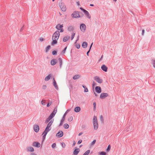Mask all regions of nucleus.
<instances>
[{
    "label": "nucleus",
    "mask_w": 155,
    "mask_h": 155,
    "mask_svg": "<svg viewBox=\"0 0 155 155\" xmlns=\"http://www.w3.org/2000/svg\"><path fill=\"white\" fill-rule=\"evenodd\" d=\"M57 107L56 108L55 107L54 110L52 112L46 120L45 122L46 123H48L49 121H50L48 124L46 128L42 134V135H43V137L44 139L45 138V136L47 135L48 132L51 129V125L54 121L53 120L51 119L54 116L55 114L57 112Z\"/></svg>",
    "instance_id": "f257e3e1"
},
{
    "label": "nucleus",
    "mask_w": 155,
    "mask_h": 155,
    "mask_svg": "<svg viewBox=\"0 0 155 155\" xmlns=\"http://www.w3.org/2000/svg\"><path fill=\"white\" fill-rule=\"evenodd\" d=\"M60 35V32L59 31H57L54 32L52 37L53 41L51 43L52 45H53L57 43V41L59 38Z\"/></svg>",
    "instance_id": "f03ea898"
},
{
    "label": "nucleus",
    "mask_w": 155,
    "mask_h": 155,
    "mask_svg": "<svg viewBox=\"0 0 155 155\" xmlns=\"http://www.w3.org/2000/svg\"><path fill=\"white\" fill-rule=\"evenodd\" d=\"M71 16L73 18H78L80 17V15L79 12H74L71 15Z\"/></svg>",
    "instance_id": "7ed1b4c3"
},
{
    "label": "nucleus",
    "mask_w": 155,
    "mask_h": 155,
    "mask_svg": "<svg viewBox=\"0 0 155 155\" xmlns=\"http://www.w3.org/2000/svg\"><path fill=\"white\" fill-rule=\"evenodd\" d=\"M94 80L98 83H101L103 82L102 79H101L98 76H96L94 78Z\"/></svg>",
    "instance_id": "20e7f679"
},
{
    "label": "nucleus",
    "mask_w": 155,
    "mask_h": 155,
    "mask_svg": "<svg viewBox=\"0 0 155 155\" xmlns=\"http://www.w3.org/2000/svg\"><path fill=\"white\" fill-rule=\"evenodd\" d=\"M61 10L63 12H65L66 10V8L65 5L64 4L61 3L60 5Z\"/></svg>",
    "instance_id": "39448f33"
},
{
    "label": "nucleus",
    "mask_w": 155,
    "mask_h": 155,
    "mask_svg": "<svg viewBox=\"0 0 155 155\" xmlns=\"http://www.w3.org/2000/svg\"><path fill=\"white\" fill-rule=\"evenodd\" d=\"M108 94L107 93H101L100 96V97L101 99H104L105 98L108 97Z\"/></svg>",
    "instance_id": "423d86ee"
},
{
    "label": "nucleus",
    "mask_w": 155,
    "mask_h": 155,
    "mask_svg": "<svg viewBox=\"0 0 155 155\" xmlns=\"http://www.w3.org/2000/svg\"><path fill=\"white\" fill-rule=\"evenodd\" d=\"M80 28L82 31L84 32L85 30L86 26L84 24H82L81 25Z\"/></svg>",
    "instance_id": "0eeeda50"
},
{
    "label": "nucleus",
    "mask_w": 155,
    "mask_h": 155,
    "mask_svg": "<svg viewBox=\"0 0 155 155\" xmlns=\"http://www.w3.org/2000/svg\"><path fill=\"white\" fill-rule=\"evenodd\" d=\"M34 129L35 132H38L39 129V126L38 125H35L34 126Z\"/></svg>",
    "instance_id": "6e6552de"
},
{
    "label": "nucleus",
    "mask_w": 155,
    "mask_h": 155,
    "mask_svg": "<svg viewBox=\"0 0 155 155\" xmlns=\"http://www.w3.org/2000/svg\"><path fill=\"white\" fill-rule=\"evenodd\" d=\"M96 91L98 93H100L101 92V87L99 86H97L95 87Z\"/></svg>",
    "instance_id": "1a4fd4ad"
},
{
    "label": "nucleus",
    "mask_w": 155,
    "mask_h": 155,
    "mask_svg": "<svg viewBox=\"0 0 155 155\" xmlns=\"http://www.w3.org/2000/svg\"><path fill=\"white\" fill-rule=\"evenodd\" d=\"M33 145L34 146H35L36 147H39L40 146V143L37 142H34L33 143Z\"/></svg>",
    "instance_id": "9d476101"
},
{
    "label": "nucleus",
    "mask_w": 155,
    "mask_h": 155,
    "mask_svg": "<svg viewBox=\"0 0 155 155\" xmlns=\"http://www.w3.org/2000/svg\"><path fill=\"white\" fill-rule=\"evenodd\" d=\"M93 124L98 123L97 117L96 116H94L93 119Z\"/></svg>",
    "instance_id": "9b49d317"
},
{
    "label": "nucleus",
    "mask_w": 155,
    "mask_h": 155,
    "mask_svg": "<svg viewBox=\"0 0 155 155\" xmlns=\"http://www.w3.org/2000/svg\"><path fill=\"white\" fill-rule=\"evenodd\" d=\"M101 68L103 71L105 72H107V68L104 64L101 67Z\"/></svg>",
    "instance_id": "f8f14e48"
},
{
    "label": "nucleus",
    "mask_w": 155,
    "mask_h": 155,
    "mask_svg": "<svg viewBox=\"0 0 155 155\" xmlns=\"http://www.w3.org/2000/svg\"><path fill=\"white\" fill-rule=\"evenodd\" d=\"M63 135V133L62 131H60L59 132L56 134V136L59 137H62Z\"/></svg>",
    "instance_id": "ddd939ff"
},
{
    "label": "nucleus",
    "mask_w": 155,
    "mask_h": 155,
    "mask_svg": "<svg viewBox=\"0 0 155 155\" xmlns=\"http://www.w3.org/2000/svg\"><path fill=\"white\" fill-rule=\"evenodd\" d=\"M63 27V25H60V24H58L56 27V29L58 30H60V29L62 28Z\"/></svg>",
    "instance_id": "4468645a"
},
{
    "label": "nucleus",
    "mask_w": 155,
    "mask_h": 155,
    "mask_svg": "<svg viewBox=\"0 0 155 155\" xmlns=\"http://www.w3.org/2000/svg\"><path fill=\"white\" fill-rule=\"evenodd\" d=\"M69 110H67L66 112L64 113V116L62 118L61 120V125L62 124L63 122L65 120V116L66 114L67 113L68 111Z\"/></svg>",
    "instance_id": "2eb2a0df"
},
{
    "label": "nucleus",
    "mask_w": 155,
    "mask_h": 155,
    "mask_svg": "<svg viewBox=\"0 0 155 155\" xmlns=\"http://www.w3.org/2000/svg\"><path fill=\"white\" fill-rule=\"evenodd\" d=\"M57 62V61L56 59H54L52 60L51 62V65H55Z\"/></svg>",
    "instance_id": "dca6fc26"
},
{
    "label": "nucleus",
    "mask_w": 155,
    "mask_h": 155,
    "mask_svg": "<svg viewBox=\"0 0 155 155\" xmlns=\"http://www.w3.org/2000/svg\"><path fill=\"white\" fill-rule=\"evenodd\" d=\"M94 125V128L95 130H97L98 127V123L93 124Z\"/></svg>",
    "instance_id": "f3484780"
},
{
    "label": "nucleus",
    "mask_w": 155,
    "mask_h": 155,
    "mask_svg": "<svg viewBox=\"0 0 155 155\" xmlns=\"http://www.w3.org/2000/svg\"><path fill=\"white\" fill-rule=\"evenodd\" d=\"M27 150L28 151L33 152L34 151V148L31 147H28L27 148Z\"/></svg>",
    "instance_id": "a211bd4d"
},
{
    "label": "nucleus",
    "mask_w": 155,
    "mask_h": 155,
    "mask_svg": "<svg viewBox=\"0 0 155 155\" xmlns=\"http://www.w3.org/2000/svg\"><path fill=\"white\" fill-rule=\"evenodd\" d=\"M84 12L85 14L87 17L88 18H91V16L90 15L88 12L86 10H84Z\"/></svg>",
    "instance_id": "6ab92c4d"
},
{
    "label": "nucleus",
    "mask_w": 155,
    "mask_h": 155,
    "mask_svg": "<svg viewBox=\"0 0 155 155\" xmlns=\"http://www.w3.org/2000/svg\"><path fill=\"white\" fill-rule=\"evenodd\" d=\"M79 151L80 150L78 148L74 150L73 152V154L75 155H77L79 152Z\"/></svg>",
    "instance_id": "aec40b11"
},
{
    "label": "nucleus",
    "mask_w": 155,
    "mask_h": 155,
    "mask_svg": "<svg viewBox=\"0 0 155 155\" xmlns=\"http://www.w3.org/2000/svg\"><path fill=\"white\" fill-rule=\"evenodd\" d=\"M52 77V75L51 74H49L48 76L45 77V81H48L50 79V78H51Z\"/></svg>",
    "instance_id": "412c9836"
},
{
    "label": "nucleus",
    "mask_w": 155,
    "mask_h": 155,
    "mask_svg": "<svg viewBox=\"0 0 155 155\" xmlns=\"http://www.w3.org/2000/svg\"><path fill=\"white\" fill-rule=\"evenodd\" d=\"M81 110V108L79 107H77L74 108V111L76 112H78Z\"/></svg>",
    "instance_id": "4be33fe9"
},
{
    "label": "nucleus",
    "mask_w": 155,
    "mask_h": 155,
    "mask_svg": "<svg viewBox=\"0 0 155 155\" xmlns=\"http://www.w3.org/2000/svg\"><path fill=\"white\" fill-rule=\"evenodd\" d=\"M53 81H54V82H53V85H54V86L55 88L56 89H58V85H57L56 82V81H55L54 78L53 79Z\"/></svg>",
    "instance_id": "5701e85b"
},
{
    "label": "nucleus",
    "mask_w": 155,
    "mask_h": 155,
    "mask_svg": "<svg viewBox=\"0 0 155 155\" xmlns=\"http://www.w3.org/2000/svg\"><path fill=\"white\" fill-rule=\"evenodd\" d=\"M87 43L86 42H83L82 44V47L84 48H87Z\"/></svg>",
    "instance_id": "b1692460"
},
{
    "label": "nucleus",
    "mask_w": 155,
    "mask_h": 155,
    "mask_svg": "<svg viewBox=\"0 0 155 155\" xmlns=\"http://www.w3.org/2000/svg\"><path fill=\"white\" fill-rule=\"evenodd\" d=\"M70 38V37L68 36H66L63 39V41L64 42H66Z\"/></svg>",
    "instance_id": "393cba45"
},
{
    "label": "nucleus",
    "mask_w": 155,
    "mask_h": 155,
    "mask_svg": "<svg viewBox=\"0 0 155 155\" xmlns=\"http://www.w3.org/2000/svg\"><path fill=\"white\" fill-rule=\"evenodd\" d=\"M80 77V76L79 75H76L74 76L73 77V79L74 80H76L78 79Z\"/></svg>",
    "instance_id": "a878e982"
},
{
    "label": "nucleus",
    "mask_w": 155,
    "mask_h": 155,
    "mask_svg": "<svg viewBox=\"0 0 155 155\" xmlns=\"http://www.w3.org/2000/svg\"><path fill=\"white\" fill-rule=\"evenodd\" d=\"M68 29L70 31H72L74 30L73 27L72 26H70L68 27Z\"/></svg>",
    "instance_id": "bb28decb"
},
{
    "label": "nucleus",
    "mask_w": 155,
    "mask_h": 155,
    "mask_svg": "<svg viewBox=\"0 0 155 155\" xmlns=\"http://www.w3.org/2000/svg\"><path fill=\"white\" fill-rule=\"evenodd\" d=\"M58 60L59 62L60 67L61 68L62 65V59L60 58H59Z\"/></svg>",
    "instance_id": "cd10ccee"
},
{
    "label": "nucleus",
    "mask_w": 155,
    "mask_h": 155,
    "mask_svg": "<svg viewBox=\"0 0 155 155\" xmlns=\"http://www.w3.org/2000/svg\"><path fill=\"white\" fill-rule=\"evenodd\" d=\"M82 87L84 89V92H87L88 91V89L85 86L83 85H82Z\"/></svg>",
    "instance_id": "c85d7f7f"
},
{
    "label": "nucleus",
    "mask_w": 155,
    "mask_h": 155,
    "mask_svg": "<svg viewBox=\"0 0 155 155\" xmlns=\"http://www.w3.org/2000/svg\"><path fill=\"white\" fill-rule=\"evenodd\" d=\"M98 154L99 155H107L106 153L104 151H102L101 152H99Z\"/></svg>",
    "instance_id": "c756f323"
},
{
    "label": "nucleus",
    "mask_w": 155,
    "mask_h": 155,
    "mask_svg": "<svg viewBox=\"0 0 155 155\" xmlns=\"http://www.w3.org/2000/svg\"><path fill=\"white\" fill-rule=\"evenodd\" d=\"M64 127L65 129H68L69 128V126L68 124H64Z\"/></svg>",
    "instance_id": "7c9ffc66"
},
{
    "label": "nucleus",
    "mask_w": 155,
    "mask_h": 155,
    "mask_svg": "<svg viewBox=\"0 0 155 155\" xmlns=\"http://www.w3.org/2000/svg\"><path fill=\"white\" fill-rule=\"evenodd\" d=\"M90 150H88L83 154L84 155H88L90 152Z\"/></svg>",
    "instance_id": "2f4dec72"
},
{
    "label": "nucleus",
    "mask_w": 155,
    "mask_h": 155,
    "mask_svg": "<svg viewBox=\"0 0 155 155\" xmlns=\"http://www.w3.org/2000/svg\"><path fill=\"white\" fill-rule=\"evenodd\" d=\"M50 45L48 46L46 48V52H47L50 49Z\"/></svg>",
    "instance_id": "473e14b6"
},
{
    "label": "nucleus",
    "mask_w": 155,
    "mask_h": 155,
    "mask_svg": "<svg viewBox=\"0 0 155 155\" xmlns=\"http://www.w3.org/2000/svg\"><path fill=\"white\" fill-rule=\"evenodd\" d=\"M110 148H111L110 146V145H109L108 146V147H107V149L106 150L107 152H109L110 151Z\"/></svg>",
    "instance_id": "72a5a7b5"
},
{
    "label": "nucleus",
    "mask_w": 155,
    "mask_h": 155,
    "mask_svg": "<svg viewBox=\"0 0 155 155\" xmlns=\"http://www.w3.org/2000/svg\"><path fill=\"white\" fill-rule=\"evenodd\" d=\"M100 120L101 121V122H102V123L103 122V121H104L103 117V116L102 115H101L100 116Z\"/></svg>",
    "instance_id": "f704fd0d"
},
{
    "label": "nucleus",
    "mask_w": 155,
    "mask_h": 155,
    "mask_svg": "<svg viewBox=\"0 0 155 155\" xmlns=\"http://www.w3.org/2000/svg\"><path fill=\"white\" fill-rule=\"evenodd\" d=\"M73 119V117L72 116L68 118V121L70 122L72 121Z\"/></svg>",
    "instance_id": "c9c22d12"
},
{
    "label": "nucleus",
    "mask_w": 155,
    "mask_h": 155,
    "mask_svg": "<svg viewBox=\"0 0 155 155\" xmlns=\"http://www.w3.org/2000/svg\"><path fill=\"white\" fill-rule=\"evenodd\" d=\"M93 44V43H92L91 44V46H90V49H89V51H88L87 52V55H88V53L89 52H90V50H91V47H92V45Z\"/></svg>",
    "instance_id": "e433bc0d"
},
{
    "label": "nucleus",
    "mask_w": 155,
    "mask_h": 155,
    "mask_svg": "<svg viewBox=\"0 0 155 155\" xmlns=\"http://www.w3.org/2000/svg\"><path fill=\"white\" fill-rule=\"evenodd\" d=\"M41 104L43 105H45V100H43L41 101Z\"/></svg>",
    "instance_id": "4c0bfd02"
},
{
    "label": "nucleus",
    "mask_w": 155,
    "mask_h": 155,
    "mask_svg": "<svg viewBox=\"0 0 155 155\" xmlns=\"http://www.w3.org/2000/svg\"><path fill=\"white\" fill-rule=\"evenodd\" d=\"M152 64L153 65V67L155 68V60H152Z\"/></svg>",
    "instance_id": "58836bf2"
},
{
    "label": "nucleus",
    "mask_w": 155,
    "mask_h": 155,
    "mask_svg": "<svg viewBox=\"0 0 155 155\" xmlns=\"http://www.w3.org/2000/svg\"><path fill=\"white\" fill-rule=\"evenodd\" d=\"M75 35V34L74 33H72L71 35V39L72 40L74 38V36Z\"/></svg>",
    "instance_id": "ea45409f"
},
{
    "label": "nucleus",
    "mask_w": 155,
    "mask_h": 155,
    "mask_svg": "<svg viewBox=\"0 0 155 155\" xmlns=\"http://www.w3.org/2000/svg\"><path fill=\"white\" fill-rule=\"evenodd\" d=\"M75 46L76 48L78 49L80 47V45L79 44H76L75 45Z\"/></svg>",
    "instance_id": "a19ab883"
},
{
    "label": "nucleus",
    "mask_w": 155,
    "mask_h": 155,
    "mask_svg": "<svg viewBox=\"0 0 155 155\" xmlns=\"http://www.w3.org/2000/svg\"><path fill=\"white\" fill-rule=\"evenodd\" d=\"M67 48V47H66L64 49V50L62 51V53L63 54H64L65 53V51H66V49Z\"/></svg>",
    "instance_id": "79ce46f5"
},
{
    "label": "nucleus",
    "mask_w": 155,
    "mask_h": 155,
    "mask_svg": "<svg viewBox=\"0 0 155 155\" xmlns=\"http://www.w3.org/2000/svg\"><path fill=\"white\" fill-rule=\"evenodd\" d=\"M56 143H53L52 145V147L54 148L55 147H56Z\"/></svg>",
    "instance_id": "37998d69"
},
{
    "label": "nucleus",
    "mask_w": 155,
    "mask_h": 155,
    "mask_svg": "<svg viewBox=\"0 0 155 155\" xmlns=\"http://www.w3.org/2000/svg\"><path fill=\"white\" fill-rule=\"evenodd\" d=\"M61 145L62 146V147L64 148L65 147V146H66L65 144L64 143H61Z\"/></svg>",
    "instance_id": "c03bdc74"
},
{
    "label": "nucleus",
    "mask_w": 155,
    "mask_h": 155,
    "mask_svg": "<svg viewBox=\"0 0 155 155\" xmlns=\"http://www.w3.org/2000/svg\"><path fill=\"white\" fill-rule=\"evenodd\" d=\"M52 54L53 55H56L57 54V52L56 51H54L52 52Z\"/></svg>",
    "instance_id": "a18cd8bd"
},
{
    "label": "nucleus",
    "mask_w": 155,
    "mask_h": 155,
    "mask_svg": "<svg viewBox=\"0 0 155 155\" xmlns=\"http://www.w3.org/2000/svg\"><path fill=\"white\" fill-rule=\"evenodd\" d=\"M96 140H94L91 143V144L92 145H94V144L95 143H96Z\"/></svg>",
    "instance_id": "49530a36"
},
{
    "label": "nucleus",
    "mask_w": 155,
    "mask_h": 155,
    "mask_svg": "<svg viewBox=\"0 0 155 155\" xmlns=\"http://www.w3.org/2000/svg\"><path fill=\"white\" fill-rule=\"evenodd\" d=\"M46 88H47V86L45 85H43L42 86V89H45Z\"/></svg>",
    "instance_id": "de8ad7c7"
},
{
    "label": "nucleus",
    "mask_w": 155,
    "mask_h": 155,
    "mask_svg": "<svg viewBox=\"0 0 155 155\" xmlns=\"http://www.w3.org/2000/svg\"><path fill=\"white\" fill-rule=\"evenodd\" d=\"M93 105H94V108H96V103L95 102H94L93 103Z\"/></svg>",
    "instance_id": "09e8293b"
},
{
    "label": "nucleus",
    "mask_w": 155,
    "mask_h": 155,
    "mask_svg": "<svg viewBox=\"0 0 155 155\" xmlns=\"http://www.w3.org/2000/svg\"><path fill=\"white\" fill-rule=\"evenodd\" d=\"M51 103H48L47 105V107H49V106H50L51 105Z\"/></svg>",
    "instance_id": "8fccbe9b"
},
{
    "label": "nucleus",
    "mask_w": 155,
    "mask_h": 155,
    "mask_svg": "<svg viewBox=\"0 0 155 155\" xmlns=\"http://www.w3.org/2000/svg\"><path fill=\"white\" fill-rule=\"evenodd\" d=\"M82 142V140H79L78 142V144H80Z\"/></svg>",
    "instance_id": "3c124183"
},
{
    "label": "nucleus",
    "mask_w": 155,
    "mask_h": 155,
    "mask_svg": "<svg viewBox=\"0 0 155 155\" xmlns=\"http://www.w3.org/2000/svg\"><path fill=\"white\" fill-rule=\"evenodd\" d=\"M60 32H63L64 31V29L62 28H61L60 29Z\"/></svg>",
    "instance_id": "603ef678"
},
{
    "label": "nucleus",
    "mask_w": 155,
    "mask_h": 155,
    "mask_svg": "<svg viewBox=\"0 0 155 155\" xmlns=\"http://www.w3.org/2000/svg\"><path fill=\"white\" fill-rule=\"evenodd\" d=\"M144 30H143L142 31V35H144Z\"/></svg>",
    "instance_id": "864d4df0"
},
{
    "label": "nucleus",
    "mask_w": 155,
    "mask_h": 155,
    "mask_svg": "<svg viewBox=\"0 0 155 155\" xmlns=\"http://www.w3.org/2000/svg\"><path fill=\"white\" fill-rule=\"evenodd\" d=\"M96 85V83H95V82H93V86L94 87V86H95Z\"/></svg>",
    "instance_id": "5fc2aeb1"
},
{
    "label": "nucleus",
    "mask_w": 155,
    "mask_h": 155,
    "mask_svg": "<svg viewBox=\"0 0 155 155\" xmlns=\"http://www.w3.org/2000/svg\"><path fill=\"white\" fill-rule=\"evenodd\" d=\"M75 144H76V142H75V141H74L73 142V145L74 146L75 145Z\"/></svg>",
    "instance_id": "6e6d98bb"
},
{
    "label": "nucleus",
    "mask_w": 155,
    "mask_h": 155,
    "mask_svg": "<svg viewBox=\"0 0 155 155\" xmlns=\"http://www.w3.org/2000/svg\"><path fill=\"white\" fill-rule=\"evenodd\" d=\"M40 41H43V38H41L40 39Z\"/></svg>",
    "instance_id": "4d7b16f0"
},
{
    "label": "nucleus",
    "mask_w": 155,
    "mask_h": 155,
    "mask_svg": "<svg viewBox=\"0 0 155 155\" xmlns=\"http://www.w3.org/2000/svg\"><path fill=\"white\" fill-rule=\"evenodd\" d=\"M80 9L81 10H82V11H83V12H84V10H85V9H83V8H80Z\"/></svg>",
    "instance_id": "13d9d810"
},
{
    "label": "nucleus",
    "mask_w": 155,
    "mask_h": 155,
    "mask_svg": "<svg viewBox=\"0 0 155 155\" xmlns=\"http://www.w3.org/2000/svg\"><path fill=\"white\" fill-rule=\"evenodd\" d=\"M82 133H80L79 134H78V135L79 136L81 135H82Z\"/></svg>",
    "instance_id": "bf43d9fd"
},
{
    "label": "nucleus",
    "mask_w": 155,
    "mask_h": 155,
    "mask_svg": "<svg viewBox=\"0 0 155 155\" xmlns=\"http://www.w3.org/2000/svg\"><path fill=\"white\" fill-rule=\"evenodd\" d=\"M90 5L91 6H94V5L93 4H90Z\"/></svg>",
    "instance_id": "052dcab7"
},
{
    "label": "nucleus",
    "mask_w": 155,
    "mask_h": 155,
    "mask_svg": "<svg viewBox=\"0 0 155 155\" xmlns=\"http://www.w3.org/2000/svg\"><path fill=\"white\" fill-rule=\"evenodd\" d=\"M94 94H95V96H97V94H96L95 93H94Z\"/></svg>",
    "instance_id": "680f3d73"
},
{
    "label": "nucleus",
    "mask_w": 155,
    "mask_h": 155,
    "mask_svg": "<svg viewBox=\"0 0 155 155\" xmlns=\"http://www.w3.org/2000/svg\"><path fill=\"white\" fill-rule=\"evenodd\" d=\"M77 3H78V5H79L78 2H77Z\"/></svg>",
    "instance_id": "e2e57ef3"
},
{
    "label": "nucleus",
    "mask_w": 155,
    "mask_h": 155,
    "mask_svg": "<svg viewBox=\"0 0 155 155\" xmlns=\"http://www.w3.org/2000/svg\"><path fill=\"white\" fill-rule=\"evenodd\" d=\"M117 0H114V1L115 2H116Z\"/></svg>",
    "instance_id": "0e129e2a"
},
{
    "label": "nucleus",
    "mask_w": 155,
    "mask_h": 155,
    "mask_svg": "<svg viewBox=\"0 0 155 155\" xmlns=\"http://www.w3.org/2000/svg\"><path fill=\"white\" fill-rule=\"evenodd\" d=\"M103 56H102L101 57V58H102L103 57Z\"/></svg>",
    "instance_id": "69168bd1"
},
{
    "label": "nucleus",
    "mask_w": 155,
    "mask_h": 155,
    "mask_svg": "<svg viewBox=\"0 0 155 155\" xmlns=\"http://www.w3.org/2000/svg\"><path fill=\"white\" fill-rule=\"evenodd\" d=\"M32 155H34V154H32Z\"/></svg>",
    "instance_id": "338daca9"
},
{
    "label": "nucleus",
    "mask_w": 155,
    "mask_h": 155,
    "mask_svg": "<svg viewBox=\"0 0 155 155\" xmlns=\"http://www.w3.org/2000/svg\"><path fill=\"white\" fill-rule=\"evenodd\" d=\"M81 147V145H80V147Z\"/></svg>",
    "instance_id": "774afa93"
}]
</instances>
